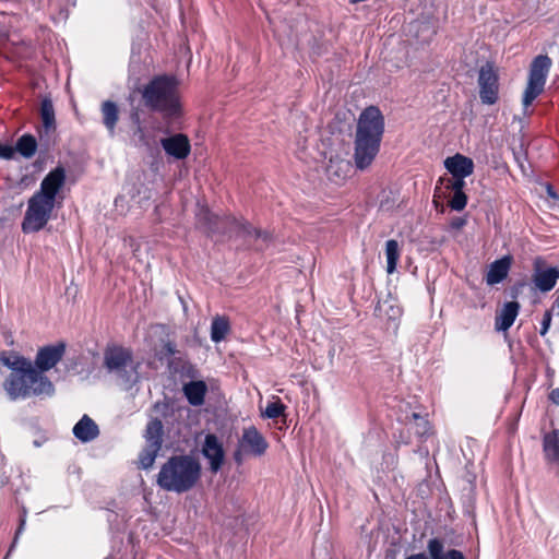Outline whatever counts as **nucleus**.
<instances>
[{
    "label": "nucleus",
    "mask_w": 559,
    "mask_h": 559,
    "mask_svg": "<svg viewBox=\"0 0 559 559\" xmlns=\"http://www.w3.org/2000/svg\"><path fill=\"white\" fill-rule=\"evenodd\" d=\"M0 361L11 372L3 383V388L12 401L25 400L31 396H51L55 393V385L49 378L39 372L33 361L24 356L14 355L7 357L4 353Z\"/></svg>",
    "instance_id": "obj_1"
},
{
    "label": "nucleus",
    "mask_w": 559,
    "mask_h": 559,
    "mask_svg": "<svg viewBox=\"0 0 559 559\" xmlns=\"http://www.w3.org/2000/svg\"><path fill=\"white\" fill-rule=\"evenodd\" d=\"M139 93L143 106L160 114L166 124L170 126L182 117L179 82L174 75H156L140 87Z\"/></svg>",
    "instance_id": "obj_2"
},
{
    "label": "nucleus",
    "mask_w": 559,
    "mask_h": 559,
    "mask_svg": "<svg viewBox=\"0 0 559 559\" xmlns=\"http://www.w3.org/2000/svg\"><path fill=\"white\" fill-rule=\"evenodd\" d=\"M384 117L376 106L365 108L357 120L354 163L357 169H367L380 151L384 133Z\"/></svg>",
    "instance_id": "obj_3"
},
{
    "label": "nucleus",
    "mask_w": 559,
    "mask_h": 559,
    "mask_svg": "<svg viewBox=\"0 0 559 559\" xmlns=\"http://www.w3.org/2000/svg\"><path fill=\"white\" fill-rule=\"evenodd\" d=\"M199 460L189 454H175L162 464L156 475V485L178 495L192 490L201 478Z\"/></svg>",
    "instance_id": "obj_4"
},
{
    "label": "nucleus",
    "mask_w": 559,
    "mask_h": 559,
    "mask_svg": "<svg viewBox=\"0 0 559 559\" xmlns=\"http://www.w3.org/2000/svg\"><path fill=\"white\" fill-rule=\"evenodd\" d=\"M103 365L109 374L129 388L139 381V364L134 362L129 348L119 345L107 346L104 352Z\"/></svg>",
    "instance_id": "obj_5"
},
{
    "label": "nucleus",
    "mask_w": 559,
    "mask_h": 559,
    "mask_svg": "<svg viewBox=\"0 0 559 559\" xmlns=\"http://www.w3.org/2000/svg\"><path fill=\"white\" fill-rule=\"evenodd\" d=\"M551 59L547 55H538L531 63L528 81L523 94V106L528 107L544 92L546 80L550 68Z\"/></svg>",
    "instance_id": "obj_6"
},
{
    "label": "nucleus",
    "mask_w": 559,
    "mask_h": 559,
    "mask_svg": "<svg viewBox=\"0 0 559 559\" xmlns=\"http://www.w3.org/2000/svg\"><path fill=\"white\" fill-rule=\"evenodd\" d=\"M55 203L33 194L27 202L21 229L24 234L38 233L45 228L51 218Z\"/></svg>",
    "instance_id": "obj_7"
},
{
    "label": "nucleus",
    "mask_w": 559,
    "mask_h": 559,
    "mask_svg": "<svg viewBox=\"0 0 559 559\" xmlns=\"http://www.w3.org/2000/svg\"><path fill=\"white\" fill-rule=\"evenodd\" d=\"M164 426L160 419H151L144 431L145 447L139 454V466L142 469H150L162 450Z\"/></svg>",
    "instance_id": "obj_8"
},
{
    "label": "nucleus",
    "mask_w": 559,
    "mask_h": 559,
    "mask_svg": "<svg viewBox=\"0 0 559 559\" xmlns=\"http://www.w3.org/2000/svg\"><path fill=\"white\" fill-rule=\"evenodd\" d=\"M479 98L483 104L493 105L499 98V78L489 62L481 66L478 73Z\"/></svg>",
    "instance_id": "obj_9"
},
{
    "label": "nucleus",
    "mask_w": 559,
    "mask_h": 559,
    "mask_svg": "<svg viewBox=\"0 0 559 559\" xmlns=\"http://www.w3.org/2000/svg\"><path fill=\"white\" fill-rule=\"evenodd\" d=\"M64 353L66 344L62 342L43 346L37 350L33 366L44 374L62 359Z\"/></svg>",
    "instance_id": "obj_10"
},
{
    "label": "nucleus",
    "mask_w": 559,
    "mask_h": 559,
    "mask_svg": "<svg viewBox=\"0 0 559 559\" xmlns=\"http://www.w3.org/2000/svg\"><path fill=\"white\" fill-rule=\"evenodd\" d=\"M66 181V170L58 166L49 171L40 182L39 190L34 194L56 204V197Z\"/></svg>",
    "instance_id": "obj_11"
},
{
    "label": "nucleus",
    "mask_w": 559,
    "mask_h": 559,
    "mask_svg": "<svg viewBox=\"0 0 559 559\" xmlns=\"http://www.w3.org/2000/svg\"><path fill=\"white\" fill-rule=\"evenodd\" d=\"M238 443L240 448L245 450L246 455L255 457L264 455L269 448V442L254 426L243 429Z\"/></svg>",
    "instance_id": "obj_12"
},
{
    "label": "nucleus",
    "mask_w": 559,
    "mask_h": 559,
    "mask_svg": "<svg viewBox=\"0 0 559 559\" xmlns=\"http://www.w3.org/2000/svg\"><path fill=\"white\" fill-rule=\"evenodd\" d=\"M558 280L559 269L557 266L546 267L540 258L535 259L532 281L539 292H550L556 286Z\"/></svg>",
    "instance_id": "obj_13"
},
{
    "label": "nucleus",
    "mask_w": 559,
    "mask_h": 559,
    "mask_svg": "<svg viewBox=\"0 0 559 559\" xmlns=\"http://www.w3.org/2000/svg\"><path fill=\"white\" fill-rule=\"evenodd\" d=\"M241 237L249 242V247L255 251L266 250L274 240V236L269 230L253 227L248 221L241 225Z\"/></svg>",
    "instance_id": "obj_14"
},
{
    "label": "nucleus",
    "mask_w": 559,
    "mask_h": 559,
    "mask_svg": "<svg viewBox=\"0 0 559 559\" xmlns=\"http://www.w3.org/2000/svg\"><path fill=\"white\" fill-rule=\"evenodd\" d=\"M202 454L210 461V469L217 473L224 463L225 452L223 444L214 433L205 436Z\"/></svg>",
    "instance_id": "obj_15"
},
{
    "label": "nucleus",
    "mask_w": 559,
    "mask_h": 559,
    "mask_svg": "<svg viewBox=\"0 0 559 559\" xmlns=\"http://www.w3.org/2000/svg\"><path fill=\"white\" fill-rule=\"evenodd\" d=\"M160 144L166 154L176 159H185L190 154V141L183 133L164 138L160 140Z\"/></svg>",
    "instance_id": "obj_16"
},
{
    "label": "nucleus",
    "mask_w": 559,
    "mask_h": 559,
    "mask_svg": "<svg viewBox=\"0 0 559 559\" xmlns=\"http://www.w3.org/2000/svg\"><path fill=\"white\" fill-rule=\"evenodd\" d=\"M512 261L513 258L511 255H503L491 262L485 276L487 285L493 286L503 282L508 277Z\"/></svg>",
    "instance_id": "obj_17"
},
{
    "label": "nucleus",
    "mask_w": 559,
    "mask_h": 559,
    "mask_svg": "<svg viewBox=\"0 0 559 559\" xmlns=\"http://www.w3.org/2000/svg\"><path fill=\"white\" fill-rule=\"evenodd\" d=\"M444 167L453 177H468L474 171V162L457 153L444 160Z\"/></svg>",
    "instance_id": "obj_18"
},
{
    "label": "nucleus",
    "mask_w": 559,
    "mask_h": 559,
    "mask_svg": "<svg viewBox=\"0 0 559 559\" xmlns=\"http://www.w3.org/2000/svg\"><path fill=\"white\" fill-rule=\"evenodd\" d=\"M520 308L521 306L518 301L506 302L502 309L496 314L495 329L497 331H508L513 325Z\"/></svg>",
    "instance_id": "obj_19"
},
{
    "label": "nucleus",
    "mask_w": 559,
    "mask_h": 559,
    "mask_svg": "<svg viewBox=\"0 0 559 559\" xmlns=\"http://www.w3.org/2000/svg\"><path fill=\"white\" fill-rule=\"evenodd\" d=\"M72 431L74 437L82 442L93 441L99 435L98 426L87 415H83V417L74 425Z\"/></svg>",
    "instance_id": "obj_20"
},
{
    "label": "nucleus",
    "mask_w": 559,
    "mask_h": 559,
    "mask_svg": "<svg viewBox=\"0 0 559 559\" xmlns=\"http://www.w3.org/2000/svg\"><path fill=\"white\" fill-rule=\"evenodd\" d=\"M429 559H466L461 550H444V542L440 538H430L427 543Z\"/></svg>",
    "instance_id": "obj_21"
},
{
    "label": "nucleus",
    "mask_w": 559,
    "mask_h": 559,
    "mask_svg": "<svg viewBox=\"0 0 559 559\" xmlns=\"http://www.w3.org/2000/svg\"><path fill=\"white\" fill-rule=\"evenodd\" d=\"M182 392L190 405L201 406L205 401L207 385L203 380L190 381L183 384Z\"/></svg>",
    "instance_id": "obj_22"
},
{
    "label": "nucleus",
    "mask_w": 559,
    "mask_h": 559,
    "mask_svg": "<svg viewBox=\"0 0 559 559\" xmlns=\"http://www.w3.org/2000/svg\"><path fill=\"white\" fill-rule=\"evenodd\" d=\"M40 118L46 136L56 131L55 108L50 97L46 96L40 103Z\"/></svg>",
    "instance_id": "obj_23"
},
{
    "label": "nucleus",
    "mask_w": 559,
    "mask_h": 559,
    "mask_svg": "<svg viewBox=\"0 0 559 559\" xmlns=\"http://www.w3.org/2000/svg\"><path fill=\"white\" fill-rule=\"evenodd\" d=\"M218 229L215 234L229 236L236 235L241 237V225H246V219H238L231 215L218 216Z\"/></svg>",
    "instance_id": "obj_24"
},
{
    "label": "nucleus",
    "mask_w": 559,
    "mask_h": 559,
    "mask_svg": "<svg viewBox=\"0 0 559 559\" xmlns=\"http://www.w3.org/2000/svg\"><path fill=\"white\" fill-rule=\"evenodd\" d=\"M543 448L546 460L559 465V429L545 435Z\"/></svg>",
    "instance_id": "obj_25"
},
{
    "label": "nucleus",
    "mask_w": 559,
    "mask_h": 559,
    "mask_svg": "<svg viewBox=\"0 0 559 559\" xmlns=\"http://www.w3.org/2000/svg\"><path fill=\"white\" fill-rule=\"evenodd\" d=\"M103 123L112 135L119 120V108L112 100H105L102 104Z\"/></svg>",
    "instance_id": "obj_26"
},
{
    "label": "nucleus",
    "mask_w": 559,
    "mask_h": 559,
    "mask_svg": "<svg viewBox=\"0 0 559 559\" xmlns=\"http://www.w3.org/2000/svg\"><path fill=\"white\" fill-rule=\"evenodd\" d=\"M197 224L199 227L204 229L207 234H215L217 231L218 224V215L213 214L209 209L201 207L197 213Z\"/></svg>",
    "instance_id": "obj_27"
},
{
    "label": "nucleus",
    "mask_w": 559,
    "mask_h": 559,
    "mask_svg": "<svg viewBox=\"0 0 559 559\" xmlns=\"http://www.w3.org/2000/svg\"><path fill=\"white\" fill-rule=\"evenodd\" d=\"M377 316L395 322L402 316V308L392 299L379 301L374 309Z\"/></svg>",
    "instance_id": "obj_28"
},
{
    "label": "nucleus",
    "mask_w": 559,
    "mask_h": 559,
    "mask_svg": "<svg viewBox=\"0 0 559 559\" xmlns=\"http://www.w3.org/2000/svg\"><path fill=\"white\" fill-rule=\"evenodd\" d=\"M37 140L33 134L25 133L15 143L16 152L24 158H32L37 150Z\"/></svg>",
    "instance_id": "obj_29"
},
{
    "label": "nucleus",
    "mask_w": 559,
    "mask_h": 559,
    "mask_svg": "<svg viewBox=\"0 0 559 559\" xmlns=\"http://www.w3.org/2000/svg\"><path fill=\"white\" fill-rule=\"evenodd\" d=\"M230 331L229 320L223 316H216L211 324V340L218 343L227 336Z\"/></svg>",
    "instance_id": "obj_30"
},
{
    "label": "nucleus",
    "mask_w": 559,
    "mask_h": 559,
    "mask_svg": "<svg viewBox=\"0 0 559 559\" xmlns=\"http://www.w3.org/2000/svg\"><path fill=\"white\" fill-rule=\"evenodd\" d=\"M386 272L392 274L396 270L400 259V246L395 239H389L385 242Z\"/></svg>",
    "instance_id": "obj_31"
},
{
    "label": "nucleus",
    "mask_w": 559,
    "mask_h": 559,
    "mask_svg": "<svg viewBox=\"0 0 559 559\" xmlns=\"http://www.w3.org/2000/svg\"><path fill=\"white\" fill-rule=\"evenodd\" d=\"M411 418L413 419L412 429L414 433L420 439L426 440L427 437L431 433V425L426 416H421L418 413H412Z\"/></svg>",
    "instance_id": "obj_32"
},
{
    "label": "nucleus",
    "mask_w": 559,
    "mask_h": 559,
    "mask_svg": "<svg viewBox=\"0 0 559 559\" xmlns=\"http://www.w3.org/2000/svg\"><path fill=\"white\" fill-rule=\"evenodd\" d=\"M286 406L277 400L276 402L269 403L265 409L262 412V416L265 418L276 419L280 416H283L285 413Z\"/></svg>",
    "instance_id": "obj_33"
},
{
    "label": "nucleus",
    "mask_w": 559,
    "mask_h": 559,
    "mask_svg": "<svg viewBox=\"0 0 559 559\" xmlns=\"http://www.w3.org/2000/svg\"><path fill=\"white\" fill-rule=\"evenodd\" d=\"M128 100L130 104L129 119L131 121L132 127L143 123L142 115L144 110L139 105L133 104L134 97L132 94L128 97Z\"/></svg>",
    "instance_id": "obj_34"
},
{
    "label": "nucleus",
    "mask_w": 559,
    "mask_h": 559,
    "mask_svg": "<svg viewBox=\"0 0 559 559\" xmlns=\"http://www.w3.org/2000/svg\"><path fill=\"white\" fill-rule=\"evenodd\" d=\"M452 197L451 199L449 200V206L453 210V211H462L465 209L466 204H467V195L465 194L464 191H452Z\"/></svg>",
    "instance_id": "obj_35"
},
{
    "label": "nucleus",
    "mask_w": 559,
    "mask_h": 559,
    "mask_svg": "<svg viewBox=\"0 0 559 559\" xmlns=\"http://www.w3.org/2000/svg\"><path fill=\"white\" fill-rule=\"evenodd\" d=\"M177 353L176 344L173 342H166L158 353V358H169Z\"/></svg>",
    "instance_id": "obj_36"
},
{
    "label": "nucleus",
    "mask_w": 559,
    "mask_h": 559,
    "mask_svg": "<svg viewBox=\"0 0 559 559\" xmlns=\"http://www.w3.org/2000/svg\"><path fill=\"white\" fill-rule=\"evenodd\" d=\"M16 153L15 146L0 142V158L10 160L14 158Z\"/></svg>",
    "instance_id": "obj_37"
},
{
    "label": "nucleus",
    "mask_w": 559,
    "mask_h": 559,
    "mask_svg": "<svg viewBox=\"0 0 559 559\" xmlns=\"http://www.w3.org/2000/svg\"><path fill=\"white\" fill-rule=\"evenodd\" d=\"M465 178L466 177H453L452 180H448L447 189L451 191H464L466 186Z\"/></svg>",
    "instance_id": "obj_38"
},
{
    "label": "nucleus",
    "mask_w": 559,
    "mask_h": 559,
    "mask_svg": "<svg viewBox=\"0 0 559 559\" xmlns=\"http://www.w3.org/2000/svg\"><path fill=\"white\" fill-rule=\"evenodd\" d=\"M133 136L143 145H148L143 123L132 127Z\"/></svg>",
    "instance_id": "obj_39"
},
{
    "label": "nucleus",
    "mask_w": 559,
    "mask_h": 559,
    "mask_svg": "<svg viewBox=\"0 0 559 559\" xmlns=\"http://www.w3.org/2000/svg\"><path fill=\"white\" fill-rule=\"evenodd\" d=\"M551 319H552L551 310H546L544 313L543 320H542V326H540V331H539V334L542 336L546 335V333L548 332L550 324H551Z\"/></svg>",
    "instance_id": "obj_40"
},
{
    "label": "nucleus",
    "mask_w": 559,
    "mask_h": 559,
    "mask_svg": "<svg viewBox=\"0 0 559 559\" xmlns=\"http://www.w3.org/2000/svg\"><path fill=\"white\" fill-rule=\"evenodd\" d=\"M525 286L524 282H519L510 287V297L515 299L522 292V288Z\"/></svg>",
    "instance_id": "obj_41"
},
{
    "label": "nucleus",
    "mask_w": 559,
    "mask_h": 559,
    "mask_svg": "<svg viewBox=\"0 0 559 559\" xmlns=\"http://www.w3.org/2000/svg\"><path fill=\"white\" fill-rule=\"evenodd\" d=\"M25 516H26V510L24 509L23 510V515L20 519V525H19V527H17V530L15 532V537H14L13 545L16 543L20 534H22V532L24 531V526H25V523H26Z\"/></svg>",
    "instance_id": "obj_42"
},
{
    "label": "nucleus",
    "mask_w": 559,
    "mask_h": 559,
    "mask_svg": "<svg viewBox=\"0 0 559 559\" xmlns=\"http://www.w3.org/2000/svg\"><path fill=\"white\" fill-rule=\"evenodd\" d=\"M245 450H242L240 448V444L238 443L237 444V449L235 450L234 452V460L237 464H241L242 463V460H243V456H245Z\"/></svg>",
    "instance_id": "obj_43"
},
{
    "label": "nucleus",
    "mask_w": 559,
    "mask_h": 559,
    "mask_svg": "<svg viewBox=\"0 0 559 559\" xmlns=\"http://www.w3.org/2000/svg\"><path fill=\"white\" fill-rule=\"evenodd\" d=\"M548 399L556 405L559 406V388L550 391Z\"/></svg>",
    "instance_id": "obj_44"
},
{
    "label": "nucleus",
    "mask_w": 559,
    "mask_h": 559,
    "mask_svg": "<svg viewBox=\"0 0 559 559\" xmlns=\"http://www.w3.org/2000/svg\"><path fill=\"white\" fill-rule=\"evenodd\" d=\"M466 224V221L461 217H456L452 221L451 226L454 229H461Z\"/></svg>",
    "instance_id": "obj_45"
},
{
    "label": "nucleus",
    "mask_w": 559,
    "mask_h": 559,
    "mask_svg": "<svg viewBox=\"0 0 559 559\" xmlns=\"http://www.w3.org/2000/svg\"><path fill=\"white\" fill-rule=\"evenodd\" d=\"M405 559H429L425 552L413 554Z\"/></svg>",
    "instance_id": "obj_46"
},
{
    "label": "nucleus",
    "mask_w": 559,
    "mask_h": 559,
    "mask_svg": "<svg viewBox=\"0 0 559 559\" xmlns=\"http://www.w3.org/2000/svg\"><path fill=\"white\" fill-rule=\"evenodd\" d=\"M547 191H548V195L556 199L557 198V194L555 193L554 189L551 186H548L547 188Z\"/></svg>",
    "instance_id": "obj_47"
}]
</instances>
